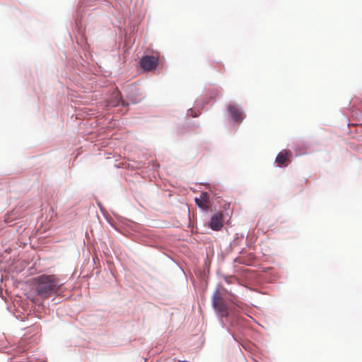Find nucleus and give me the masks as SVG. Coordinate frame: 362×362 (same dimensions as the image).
I'll use <instances>...</instances> for the list:
<instances>
[{"mask_svg":"<svg viewBox=\"0 0 362 362\" xmlns=\"http://www.w3.org/2000/svg\"><path fill=\"white\" fill-rule=\"evenodd\" d=\"M292 153L290 151L283 150L281 151L276 157V163L278 166L281 167L286 164L288 156H291Z\"/></svg>","mask_w":362,"mask_h":362,"instance_id":"423d86ee","label":"nucleus"},{"mask_svg":"<svg viewBox=\"0 0 362 362\" xmlns=\"http://www.w3.org/2000/svg\"><path fill=\"white\" fill-rule=\"evenodd\" d=\"M234 305H237L239 308L242 307V302L238 300L237 298L232 296V298L230 300Z\"/></svg>","mask_w":362,"mask_h":362,"instance_id":"1a4fd4ad","label":"nucleus"},{"mask_svg":"<svg viewBox=\"0 0 362 362\" xmlns=\"http://www.w3.org/2000/svg\"><path fill=\"white\" fill-rule=\"evenodd\" d=\"M212 305L214 309L218 312L222 317H227L228 315V307L223 298L221 296L218 291L214 293L212 297Z\"/></svg>","mask_w":362,"mask_h":362,"instance_id":"f03ea898","label":"nucleus"},{"mask_svg":"<svg viewBox=\"0 0 362 362\" xmlns=\"http://www.w3.org/2000/svg\"><path fill=\"white\" fill-rule=\"evenodd\" d=\"M140 67L146 71L155 70L158 64V58L157 57L145 56L140 59Z\"/></svg>","mask_w":362,"mask_h":362,"instance_id":"7ed1b4c3","label":"nucleus"},{"mask_svg":"<svg viewBox=\"0 0 362 362\" xmlns=\"http://www.w3.org/2000/svg\"><path fill=\"white\" fill-rule=\"evenodd\" d=\"M208 194L206 192H203L201 194V197L199 198H195V203L196 204L203 209H208Z\"/></svg>","mask_w":362,"mask_h":362,"instance_id":"0eeeda50","label":"nucleus"},{"mask_svg":"<svg viewBox=\"0 0 362 362\" xmlns=\"http://www.w3.org/2000/svg\"><path fill=\"white\" fill-rule=\"evenodd\" d=\"M181 362H183V361H181Z\"/></svg>","mask_w":362,"mask_h":362,"instance_id":"9d476101","label":"nucleus"},{"mask_svg":"<svg viewBox=\"0 0 362 362\" xmlns=\"http://www.w3.org/2000/svg\"><path fill=\"white\" fill-rule=\"evenodd\" d=\"M33 282L35 293L42 299L49 298L57 294L64 284L54 274H42L34 277Z\"/></svg>","mask_w":362,"mask_h":362,"instance_id":"f257e3e1","label":"nucleus"},{"mask_svg":"<svg viewBox=\"0 0 362 362\" xmlns=\"http://www.w3.org/2000/svg\"><path fill=\"white\" fill-rule=\"evenodd\" d=\"M121 103L124 106L127 105L125 103V102L124 100H122V98L120 97V93H116L115 96V100L110 101L108 105L114 107V106H117Z\"/></svg>","mask_w":362,"mask_h":362,"instance_id":"6e6552de","label":"nucleus"},{"mask_svg":"<svg viewBox=\"0 0 362 362\" xmlns=\"http://www.w3.org/2000/svg\"><path fill=\"white\" fill-rule=\"evenodd\" d=\"M228 110L230 116L234 122L240 123L243 121V112L238 106L230 105H228Z\"/></svg>","mask_w":362,"mask_h":362,"instance_id":"20e7f679","label":"nucleus"},{"mask_svg":"<svg viewBox=\"0 0 362 362\" xmlns=\"http://www.w3.org/2000/svg\"><path fill=\"white\" fill-rule=\"evenodd\" d=\"M223 214L221 212L216 213L212 218H211L209 226L211 229L218 231L223 226Z\"/></svg>","mask_w":362,"mask_h":362,"instance_id":"39448f33","label":"nucleus"}]
</instances>
